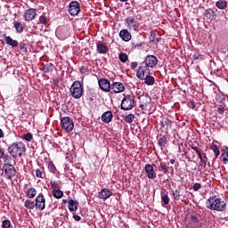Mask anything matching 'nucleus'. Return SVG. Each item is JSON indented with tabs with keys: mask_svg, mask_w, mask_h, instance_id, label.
Segmentation results:
<instances>
[{
	"mask_svg": "<svg viewBox=\"0 0 228 228\" xmlns=\"http://www.w3.org/2000/svg\"><path fill=\"white\" fill-rule=\"evenodd\" d=\"M206 207L212 211H225L227 203L224 200L214 196L207 200Z\"/></svg>",
	"mask_w": 228,
	"mask_h": 228,
	"instance_id": "f257e3e1",
	"label": "nucleus"
},
{
	"mask_svg": "<svg viewBox=\"0 0 228 228\" xmlns=\"http://www.w3.org/2000/svg\"><path fill=\"white\" fill-rule=\"evenodd\" d=\"M8 152L12 158H20L26 152V145L21 142H13L9 146Z\"/></svg>",
	"mask_w": 228,
	"mask_h": 228,
	"instance_id": "f03ea898",
	"label": "nucleus"
},
{
	"mask_svg": "<svg viewBox=\"0 0 228 228\" xmlns=\"http://www.w3.org/2000/svg\"><path fill=\"white\" fill-rule=\"evenodd\" d=\"M69 92L73 99H81V97H83L84 92L83 85H81V82L75 81L69 88Z\"/></svg>",
	"mask_w": 228,
	"mask_h": 228,
	"instance_id": "7ed1b4c3",
	"label": "nucleus"
},
{
	"mask_svg": "<svg viewBox=\"0 0 228 228\" xmlns=\"http://www.w3.org/2000/svg\"><path fill=\"white\" fill-rule=\"evenodd\" d=\"M134 108V98L131 95H126L121 102V110L129 111Z\"/></svg>",
	"mask_w": 228,
	"mask_h": 228,
	"instance_id": "20e7f679",
	"label": "nucleus"
},
{
	"mask_svg": "<svg viewBox=\"0 0 228 228\" xmlns=\"http://www.w3.org/2000/svg\"><path fill=\"white\" fill-rule=\"evenodd\" d=\"M191 150L192 151L189 154L191 159H196V161L197 159H200V163H207L208 157L206 155L202 156L198 147H192Z\"/></svg>",
	"mask_w": 228,
	"mask_h": 228,
	"instance_id": "39448f33",
	"label": "nucleus"
},
{
	"mask_svg": "<svg viewBox=\"0 0 228 228\" xmlns=\"http://www.w3.org/2000/svg\"><path fill=\"white\" fill-rule=\"evenodd\" d=\"M61 127L66 133H70L74 129V121L69 117L62 118L61 120Z\"/></svg>",
	"mask_w": 228,
	"mask_h": 228,
	"instance_id": "423d86ee",
	"label": "nucleus"
},
{
	"mask_svg": "<svg viewBox=\"0 0 228 228\" xmlns=\"http://www.w3.org/2000/svg\"><path fill=\"white\" fill-rule=\"evenodd\" d=\"M147 69H153L158 65V57L154 55H148L146 56L144 61L142 62Z\"/></svg>",
	"mask_w": 228,
	"mask_h": 228,
	"instance_id": "0eeeda50",
	"label": "nucleus"
},
{
	"mask_svg": "<svg viewBox=\"0 0 228 228\" xmlns=\"http://www.w3.org/2000/svg\"><path fill=\"white\" fill-rule=\"evenodd\" d=\"M4 172L6 179H12V177H15V174L17 173L15 167L9 163L4 165Z\"/></svg>",
	"mask_w": 228,
	"mask_h": 228,
	"instance_id": "6e6552de",
	"label": "nucleus"
},
{
	"mask_svg": "<svg viewBox=\"0 0 228 228\" xmlns=\"http://www.w3.org/2000/svg\"><path fill=\"white\" fill-rule=\"evenodd\" d=\"M125 24L130 31H138V21H136L134 17L128 16L125 20Z\"/></svg>",
	"mask_w": 228,
	"mask_h": 228,
	"instance_id": "1a4fd4ad",
	"label": "nucleus"
},
{
	"mask_svg": "<svg viewBox=\"0 0 228 228\" xmlns=\"http://www.w3.org/2000/svg\"><path fill=\"white\" fill-rule=\"evenodd\" d=\"M68 12L69 15H72V16L78 15L79 12H81V7L78 2L73 1L69 3Z\"/></svg>",
	"mask_w": 228,
	"mask_h": 228,
	"instance_id": "9d476101",
	"label": "nucleus"
},
{
	"mask_svg": "<svg viewBox=\"0 0 228 228\" xmlns=\"http://www.w3.org/2000/svg\"><path fill=\"white\" fill-rule=\"evenodd\" d=\"M36 208L39 209V211H44L45 209V198L44 194L39 193L36 198Z\"/></svg>",
	"mask_w": 228,
	"mask_h": 228,
	"instance_id": "9b49d317",
	"label": "nucleus"
},
{
	"mask_svg": "<svg viewBox=\"0 0 228 228\" xmlns=\"http://www.w3.org/2000/svg\"><path fill=\"white\" fill-rule=\"evenodd\" d=\"M98 85L103 92H110L111 90V85L110 84V80L106 78H101L98 81Z\"/></svg>",
	"mask_w": 228,
	"mask_h": 228,
	"instance_id": "f8f14e48",
	"label": "nucleus"
},
{
	"mask_svg": "<svg viewBox=\"0 0 228 228\" xmlns=\"http://www.w3.org/2000/svg\"><path fill=\"white\" fill-rule=\"evenodd\" d=\"M34 19H37V10L35 9H28L25 12H24V20L27 22H29L31 20H34Z\"/></svg>",
	"mask_w": 228,
	"mask_h": 228,
	"instance_id": "ddd939ff",
	"label": "nucleus"
},
{
	"mask_svg": "<svg viewBox=\"0 0 228 228\" xmlns=\"http://www.w3.org/2000/svg\"><path fill=\"white\" fill-rule=\"evenodd\" d=\"M110 90H112V92H114V94H122V92H124V90H126V87L124 86V84H122L120 82H114L110 86Z\"/></svg>",
	"mask_w": 228,
	"mask_h": 228,
	"instance_id": "4468645a",
	"label": "nucleus"
},
{
	"mask_svg": "<svg viewBox=\"0 0 228 228\" xmlns=\"http://www.w3.org/2000/svg\"><path fill=\"white\" fill-rule=\"evenodd\" d=\"M147 70H149V72H151V69H149V68H147V66L141 63V66L139 67V69L136 72V76H137L138 79L144 80L145 79V72H147Z\"/></svg>",
	"mask_w": 228,
	"mask_h": 228,
	"instance_id": "2eb2a0df",
	"label": "nucleus"
},
{
	"mask_svg": "<svg viewBox=\"0 0 228 228\" xmlns=\"http://www.w3.org/2000/svg\"><path fill=\"white\" fill-rule=\"evenodd\" d=\"M145 173L147 174L148 179H156V171L151 164H146L144 167Z\"/></svg>",
	"mask_w": 228,
	"mask_h": 228,
	"instance_id": "dca6fc26",
	"label": "nucleus"
},
{
	"mask_svg": "<svg viewBox=\"0 0 228 228\" xmlns=\"http://www.w3.org/2000/svg\"><path fill=\"white\" fill-rule=\"evenodd\" d=\"M111 195H113V191H111V190L107 188L102 189L101 191L99 192V197L100 199H102V200H106L110 199Z\"/></svg>",
	"mask_w": 228,
	"mask_h": 228,
	"instance_id": "f3484780",
	"label": "nucleus"
},
{
	"mask_svg": "<svg viewBox=\"0 0 228 228\" xmlns=\"http://www.w3.org/2000/svg\"><path fill=\"white\" fill-rule=\"evenodd\" d=\"M96 49H97L99 54H106L108 53V51H110L108 46L101 41H99L96 44Z\"/></svg>",
	"mask_w": 228,
	"mask_h": 228,
	"instance_id": "a211bd4d",
	"label": "nucleus"
},
{
	"mask_svg": "<svg viewBox=\"0 0 228 228\" xmlns=\"http://www.w3.org/2000/svg\"><path fill=\"white\" fill-rule=\"evenodd\" d=\"M102 121L105 124H110L113 120V113L110 110L105 111L101 118Z\"/></svg>",
	"mask_w": 228,
	"mask_h": 228,
	"instance_id": "6ab92c4d",
	"label": "nucleus"
},
{
	"mask_svg": "<svg viewBox=\"0 0 228 228\" xmlns=\"http://www.w3.org/2000/svg\"><path fill=\"white\" fill-rule=\"evenodd\" d=\"M205 17L206 19H208L209 20H216V11L214 9H207L205 11Z\"/></svg>",
	"mask_w": 228,
	"mask_h": 228,
	"instance_id": "aec40b11",
	"label": "nucleus"
},
{
	"mask_svg": "<svg viewBox=\"0 0 228 228\" xmlns=\"http://www.w3.org/2000/svg\"><path fill=\"white\" fill-rule=\"evenodd\" d=\"M119 37H120L121 40H124V42H129V40H131V38H132L131 33H129V31L127 29L120 30Z\"/></svg>",
	"mask_w": 228,
	"mask_h": 228,
	"instance_id": "412c9836",
	"label": "nucleus"
},
{
	"mask_svg": "<svg viewBox=\"0 0 228 228\" xmlns=\"http://www.w3.org/2000/svg\"><path fill=\"white\" fill-rule=\"evenodd\" d=\"M4 42L7 45H10L12 48L19 46V41L13 40V38H12L10 36L4 37Z\"/></svg>",
	"mask_w": 228,
	"mask_h": 228,
	"instance_id": "4be33fe9",
	"label": "nucleus"
},
{
	"mask_svg": "<svg viewBox=\"0 0 228 228\" xmlns=\"http://www.w3.org/2000/svg\"><path fill=\"white\" fill-rule=\"evenodd\" d=\"M13 26L18 33H22L24 31V28H26V26L20 21H13Z\"/></svg>",
	"mask_w": 228,
	"mask_h": 228,
	"instance_id": "5701e85b",
	"label": "nucleus"
},
{
	"mask_svg": "<svg viewBox=\"0 0 228 228\" xmlns=\"http://www.w3.org/2000/svg\"><path fill=\"white\" fill-rule=\"evenodd\" d=\"M68 208L69 209V211H77V201L70 200L68 202Z\"/></svg>",
	"mask_w": 228,
	"mask_h": 228,
	"instance_id": "b1692460",
	"label": "nucleus"
},
{
	"mask_svg": "<svg viewBox=\"0 0 228 228\" xmlns=\"http://www.w3.org/2000/svg\"><path fill=\"white\" fill-rule=\"evenodd\" d=\"M216 6L218 10H225L227 8V2L226 0H218L216 2Z\"/></svg>",
	"mask_w": 228,
	"mask_h": 228,
	"instance_id": "393cba45",
	"label": "nucleus"
},
{
	"mask_svg": "<svg viewBox=\"0 0 228 228\" xmlns=\"http://www.w3.org/2000/svg\"><path fill=\"white\" fill-rule=\"evenodd\" d=\"M26 195L28 199H35L37 197V189L30 188L27 191Z\"/></svg>",
	"mask_w": 228,
	"mask_h": 228,
	"instance_id": "a878e982",
	"label": "nucleus"
},
{
	"mask_svg": "<svg viewBox=\"0 0 228 228\" xmlns=\"http://www.w3.org/2000/svg\"><path fill=\"white\" fill-rule=\"evenodd\" d=\"M143 79H144L145 85H148L149 86H152V85H154V82H155L154 77L148 75L144 77Z\"/></svg>",
	"mask_w": 228,
	"mask_h": 228,
	"instance_id": "bb28decb",
	"label": "nucleus"
},
{
	"mask_svg": "<svg viewBox=\"0 0 228 228\" xmlns=\"http://www.w3.org/2000/svg\"><path fill=\"white\" fill-rule=\"evenodd\" d=\"M24 206L27 208V209H35L36 203L31 200H26L24 202Z\"/></svg>",
	"mask_w": 228,
	"mask_h": 228,
	"instance_id": "cd10ccee",
	"label": "nucleus"
},
{
	"mask_svg": "<svg viewBox=\"0 0 228 228\" xmlns=\"http://www.w3.org/2000/svg\"><path fill=\"white\" fill-rule=\"evenodd\" d=\"M52 193L55 199H61L63 197V192L60 189H53Z\"/></svg>",
	"mask_w": 228,
	"mask_h": 228,
	"instance_id": "c85d7f7f",
	"label": "nucleus"
},
{
	"mask_svg": "<svg viewBox=\"0 0 228 228\" xmlns=\"http://www.w3.org/2000/svg\"><path fill=\"white\" fill-rule=\"evenodd\" d=\"M49 19H47V16L45 15V12H44L40 17H39V21L37 24H43L45 26L47 24Z\"/></svg>",
	"mask_w": 228,
	"mask_h": 228,
	"instance_id": "c756f323",
	"label": "nucleus"
},
{
	"mask_svg": "<svg viewBox=\"0 0 228 228\" xmlns=\"http://www.w3.org/2000/svg\"><path fill=\"white\" fill-rule=\"evenodd\" d=\"M167 143V137H166V136L160 137V138L159 139V141H158V144H159V146L161 149H163L164 147H166Z\"/></svg>",
	"mask_w": 228,
	"mask_h": 228,
	"instance_id": "7c9ffc66",
	"label": "nucleus"
},
{
	"mask_svg": "<svg viewBox=\"0 0 228 228\" xmlns=\"http://www.w3.org/2000/svg\"><path fill=\"white\" fill-rule=\"evenodd\" d=\"M161 202L164 206H168V204H170V198L167 196V194L161 196Z\"/></svg>",
	"mask_w": 228,
	"mask_h": 228,
	"instance_id": "2f4dec72",
	"label": "nucleus"
},
{
	"mask_svg": "<svg viewBox=\"0 0 228 228\" xmlns=\"http://www.w3.org/2000/svg\"><path fill=\"white\" fill-rule=\"evenodd\" d=\"M118 59H119V61H121V63H126V61L129 60V57L126 53H121L118 55Z\"/></svg>",
	"mask_w": 228,
	"mask_h": 228,
	"instance_id": "473e14b6",
	"label": "nucleus"
},
{
	"mask_svg": "<svg viewBox=\"0 0 228 228\" xmlns=\"http://www.w3.org/2000/svg\"><path fill=\"white\" fill-rule=\"evenodd\" d=\"M223 159V163H228V147L225 148V151L221 154Z\"/></svg>",
	"mask_w": 228,
	"mask_h": 228,
	"instance_id": "72a5a7b5",
	"label": "nucleus"
},
{
	"mask_svg": "<svg viewBox=\"0 0 228 228\" xmlns=\"http://www.w3.org/2000/svg\"><path fill=\"white\" fill-rule=\"evenodd\" d=\"M48 170L49 172H51L52 174H54L56 172V166L54 165V163H53V161H50L48 163Z\"/></svg>",
	"mask_w": 228,
	"mask_h": 228,
	"instance_id": "f704fd0d",
	"label": "nucleus"
},
{
	"mask_svg": "<svg viewBox=\"0 0 228 228\" xmlns=\"http://www.w3.org/2000/svg\"><path fill=\"white\" fill-rule=\"evenodd\" d=\"M134 120V115L128 114L125 117V121L126 124H131Z\"/></svg>",
	"mask_w": 228,
	"mask_h": 228,
	"instance_id": "c9c22d12",
	"label": "nucleus"
},
{
	"mask_svg": "<svg viewBox=\"0 0 228 228\" xmlns=\"http://www.w3.org/2000/svg\"><path fill=\"white\" fill-rule=\"evenodd\" d=\"M191 222L194 227H199V219L195 216H191Z\"/></svg>",
	"mask_w": 228,
	"mask_h": 228,
	"instance_id": "e433bc0d",
	"label": "nucleus"
},
{
	"mask_svg": "<svg viewBox=\"0 0 228 228\" xmlns=\"http://www.w3.org/2000/svg\"><path fill=\"white\" fill-rule=\"evenodd\" d=\"M23 140H25L26 142H31V140H33V134L27 133L23 134Z\"/></svg>",
	"mask_w": 228,
	"mask_h": 228,
	"instance_id": "4c0bfd02",
	"label": "nucleus"
},
{
	"mask_svg": "<svg viewBox=\"0 0 228 228\" xmlns=\"http://www.w3.org/2000/svg\"><path fill=\"white\" fill-rule=\"evenodd\" d=\"M172 195H173L175 200H180V199H181V192H179V191H177V190L173 191Z\"/></svg>",
	"mask_w": 228,
	"mask_h": 228,
	"instance_id": "58836bf2",
	"label": "nucleus"
},
{
	"mask_svg": "<svg viewBox=\"0 0 228 228\" xmlns=\"http://www.w3.org/2000/svg\"><path fill=\"white\" fill-rule=\"evenodd\" d=\"M12 226V223L10 220L6 219L2 222V228H10Z\"/></svg>",
	"mask_w": 228,
	"mask_h": 228,
	"instance_id": "ea45409f",
	"label": "nucleus"
},
{
	"mask_svg": "<svg viewBox=\"0 0 228 228\" xmlns=\"http://www.w3.org/2000/svg\"><path fill=\"white\" fill-rule=\"evenodd\" d=\"M36 177H38L39 179H44V172L41 169H37Z\"/></svg>",
	"mask_w": 228,
	"mask_h": 228,
	"instance_id": "a19ab883",
	"label": "nucleus"
},
{
	"mask_svg": "<svg viewBox=\"0 0 228 228\" xmlns=\"http://www.w3.org/2000/svg\"><path fill=\"white\" fill-rule=\"evenodd\" d=\"M201 188H202V185L200 183H196L192 186V190L194 191H199V190H200Z\"/></svg>",
	"mask_w": 228,
	"mask_h": 228,
	"instance_id": "79ce46f5",
	"label": "nucleus"
},
{
	"mask_svg": "<svg viewBox=\"0 0 228 228\" xmlns=\"http://www.w3.org/2000/svg\"><path fill=\"white\" fill-rule=\"evenodd\" d=\"M212 150H213V151H214V154H215L216 157L220 156V150H218V146L214 145V146L212 147Z\"/></svg>",
	"mask_w": 228,
	"mask_h": 228,
	"instance_id": "37998d69",
	"label": "nucleus"
},
{
	"mask_svg": "<svg viewBox=\"0 0 228 228\" xmlns=\"http://www.w3.org/2000/svg\"><path fill=\"white\" fill-rule=\"evenodd\" d=\"M20 49L23 53H28V47H26V44L25 43H20Z\"/></svg>",
	"mask_w": 228,
	"mask_h": 228,
	"instance_id": "c03bdc74",
	"label": "nucleus"
},
{
	"mask_svg": "<svg viewBox=\"0 0 228 228\" xmlns=\"http://www.w3.org/2000/svg\"><path fill=\"white\" fill-rule=\"evenodd\" d=\"M51 187L53 190H58V188H60V184L58 182H51Z\"/></svg>",
	"mask_w": 228,
	"mask_h": 228,
	"instance_id": "a18cd8bd",
	"label": "nucleus"
},
{
	"mask_svg": "<svg viewBox=\"0 0 228 228\" xmlns=\"http://www.w3.org/2000/svg\"><path fill=\"white\" fill-rule=\"evenodd\" d=\"M159 170H163L164 174H167L168 172V167L163 164H160Z\"/></svg>",
	"mask_w": 228,
	"mask_h": 228,
	"instance_id": "49530a36",
	"label": "nucleus"
},
{
	"mask_svg": "<svg viewBox=\"0 0 228 228\" xmlns=\"http://www.w3.org/2000/svg\"><path fill=\"white\" fill-rule=\"evenodd\" d=\"M130 66L132 70H135L136 67H138V62L136 61L131 62Z\"/></svg>",
	"mask_w": 228,
	"mask_h": 228,
	"instance_id": "de8ad7c7",
	"label": "nucleus"
},
{
	"mask_svg": "<svg viewBox=\"0 0 228 228\" xmlns=\"http://www.w3.org/2000/svg\"><path fill=\"white\" fill-rule=\"evenodd\" d=\"M168 119H166L164 121L161 122V126L165 127V126H167V127H168Z\"/></svg>",
	"mask_w": 228,
	"mask_h": 228,
	"instance_id": "09e8293b",
	"label": "nucleus"
},
{
	"mask_svg": "<svg viewBox=\"0 0 228 228\" xmlns=\"http://www.w3.org/2000/svg\"><path fill=\"white\" fill-rule=\"evenodd\" d=\"M4 157V149L0 147V159Z\"/></svg>",
	"mask_w": 228,
	"mask_h": 228,
	"instance_id": "8fccbe9b",
	"label": "nucleus"
},
{
	"mask_svg": "<svg viewBox=\"0 0 228 228\" xmlns=\"http://www.w3.org/2000/svg\"><path fill=\"white\" fill-rule=\"evenodd\" d=\"M73 218L74 220H76V222H79L81 220V216H79L78 215H74Z\"/></svg>",
	"mask_w": 228,
	"mask_h": 228,
	"instance_id": "3c124183",
	"label": "nucleus"
},
{
	"mask_svg": "<svg viewBox=\"0 0 228 228\" xmlns=\"http://www.w3.org/2000/svg\"><path fill=\"white\" fill-rule=\"evenodd\" d=\"M86 70V67H85V66H82V67H80V69H79V72H81V74H85V71Z\"/></svg>",
	"mask_w": 228,
	"mask_h": 228,
	"instance_id": "603ef678",
	"label": "nucleus"
},
{
	"mask_svg": "<svg viewBox=\"0 0 228 228\" xmlns=\"http://www.w3.org/2000/svg\"><path fill=\"white\" fill-rule=\"evenodd\" d=\"M193 60H199V58H200V54L199 53H194L192 56Z\"/></svg>",
	"mask_w": 228,
	"mask_h": 228,
	"instance_id": "864d4df0",
	"label": "nucleus"
},
{
	"mask_svg": "<svg viewBox=\"0 0 228 228\" xmlns=\"http://www.w3.org/2000/svg\"><path fill=\"white\" fill-rule=\"evenodd\" d=\"M219 115H224V112L225 111L223 108H218L217 110Z\"/></svg>",
	"mask_w": 228,
	"mask_h": 228,
	"instance_id": "5fc2aeb1",
	"label": "nucleus"
},
{
	"mask_svg": "<svg viewBox=\"0 0 228 228\" xmlns=\"http://www.w3.org/2000/svg\"><path fill=\"white\" fill-rule=\"evenodd\" d=\"M0 138H4V132L0 128Z\"/></svg>",
	"mask_w": 228,
	"mask_h": 228,
	"instance_id": "6e6d98bb",
	"label": "nucleus"
},
{
	"mask_svg": "<svg viewBox=\"0 0 228 228\" xmlns=\"http://www.w3.org/2000/svg\"><path fill=\"white\" fill-rule=\"evenodd\" d=\"M174 163H175V159H170V164L174 165Z\"/></svg>",
	"mask_w": 228,
	"mask_h": 228,
	"instance_id": "4d7b16f0",
	"label": "nucleus"
},
{
	"mask_svg": "<svg viewBox=\"0 0 228 228\" xmlns=\"http://www.w3.org/2000/svg\"><path fill=\"white\" fill-rule=\"evenodd\" d=\"M191 105L192 106V108H195V102H191Z\"/></svg>",
	"mask_w": 228,
	"mask_h": 228,
	"instance_id": "13d9d810",
	"label": "nucleus"
},
{
	"mask_svg": "<svg viewBox=\"0 0 228 228\" xmlns=\"http://www.w3.org/2000/svg\"><path fill=\"white\" fill-rule=\"evenodd\" d=\"M200 167H202V165H206V162H200Z\"/></svg>",
	"mask_w": 228,
	"mask_h": 228,
	"instance_id": "bf43d9fd",
	"label": "nucleus"
},
{
	"mask_svg": "<svg viewBox=\"0 0 228 228\" xmlns=\"http://www.w3.org/2000/svg\"><path fill=\"white\" fill-rule=\"evenodd\" d=\"M121 3H126V2H127V1H129V0H119Z\"/></svg>",
	"mask_w": 228,
	"mask_h": 228,
	"instance_id": "052dcab7",
	"label": "nucleus"
},
{
	"mask_svg": "<svg viewBox=\"0 0 228 228\" xmlns=\"http://www.w3.org/2000/svg\"><path fill=\"white\" fill-rule=\"evenodd\" d=\"M62 202H63L64 204H67V200H62Z\"/></svg>",
	"mask_w": 228,
	"mask_h": 228,
	"instance_id": "680f3d73",
	"label": "nucleus"
}]
</instances>
